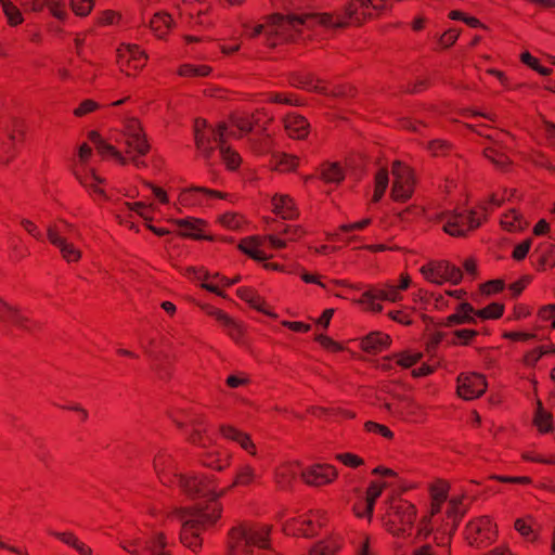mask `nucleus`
Returning a JSON list of instances; mask_svg holds the SVG:
<instances>
[{
    "instance_id": "nucleus-1",
    "label": "nucleus",
    "mask_w": 555,
    "mask_h": 555,
    "mask_svg": "<svg viewBox=\"0 0 555 555\" xmlns=\"http://www.w3.org/2000/svg\"><path fill=\"white\" fill-rule=\"evenodd\" d=\"M154 469L163 485H177L190 496L208 498L205 503L177 511L181 520V543L193 552L202 546V533L221 517L222 506L218 499L234 487H248L258 480L256 469L244 463L237 466L233 482L228 488L217 490L214 479L207 476L178 473L175 459L165 450L155 455Z\"/></svg>"
},
{
    "instance_id": "nucleus-2",
    "label": "nucleus",
    "mask_w": 555,
    "mask_h": 555,
    "mask_svg": "<svg viewBox=\"0 0 555 555\" xmlns=\"http://www.w3.org/2000/svg\"><path fill=\"white\" fill-rule=\"evenodd\" d=\"M89 140L102 157L112 158L121 165L131 162L137 167L144 166L140 157L150 150L142 126L134 117L125 119L122 130L112 131L111 142L103 140L95 131L89 133Z\"/></svg>"
},
{
    "instance_id": "nucleus-3",
    "label": "nucleus",
    "mask_w": 555,
    "mask_h": 555,
    "mask_svg": "<svg viewBox=\"0 0 555 555\" xmlns=\"http://www.w3.org/2000/svg\"><path fill=\"white\" fill-rule=\"evenodd\" d=\"M348 22L361 23L349 14V5L344 14L317 13L297 15H282L275 13L268 17L267 44L274 47L286 41H295L306 38L311 27L317 25L324 27H341Z\"/></svg>"
},
{
    "instance_id": "nucleus-4",
    "label": "nucleus",
    "mask_w": 555,
    "mask_h": 555,
    "mask_svg": "<svg viewBox=\"0 0 555 555\" xmlns=\"http://www.w3.org/2000/svg\"><path fill=\"white\" fill-rule=\"evenodd\" d=\"M47 237L55 246L62 258L68 262H77L81 258L80 247L75 241L80 240L79 230L72 223L60 219L47 225Z\"/></svg>"
},
{
    "instance_id": "nucleus-5",
    "label": "nucleus",
    "mask_w": 555,
    "mask_h": 555,
    "mask_svg": "<svg viewBox=\"0 0 555 555\" xmlns=\"http://www.w3.org/2000/svg\"><path fill=\"white\" fill-rule=\"evenodd\" d=\"M416 519V508L409 501L392 498L383 518L386 530L396 537L410 534Z\"/></svg>"
},
{
    "instance_id": "nucleus-6",
    "label": "nucleus",
    "mask_w": 555,
    "mask_h": 555,
    "mask_svg": "<svg viewBox=\"0 0 555 555\" xmlns=\"http://www.w3.org/2000/svg\"><path fill=\"white\" fill-rule=\"evenodd\" d=\"M402 292L393 282L369 286L357 300L365 310L380 312L382 301L397 302L402 299Z\"/></svg>"
},
{
    "instance_id": "nucleus-7",
    "label": "nucleus",
    "mask_w": 555,
    "mask_h": 555,
    "mask_svg": "<svg viewBox=\"0 0 555 555\" xmlns=\"http://www.w3.org/2000/svg\"><path fill=\"white\" fill-rule=\"evenodd\" d=\"M436 219L442 223L443 231L452 236L465 235L481 224V215L477 211H441Z\"/></svg>"
},
{
    "instance_id": "nucleus-8",
    "label": "nucleus",
    "mask_w": 555,
    "mask_h": 555,
    "mask_svg": "<svg viewBox=\"0 0 555 555\" xmlns=\"http://www.w3.org/2000/svg\"><path fill=\"white\" fill-rule=\"evenodd\" d=\"M229 195L227 193H222L205 186L192 185L181 189L178 194V198L175 203H172V206L177 209L180 207H206L211 205L214 201L225 199Z\"/></svg>"
},
{
    "instance_id": "nucleus-9",
    "label": "nucleus",
    "mask_w": 555,
    "mask_h": 555,
    "mask_svg": "<svg viewBox=\"0 0 555 555\" xmlns=\"http://www.w3.org/2000/svg\"><path fill=\"white\" fill-rule=\"evenodd\" d=\"M228 126L225 124L219 125L217 129L208 126L207 121L197 118L194 122V137L197 149L205 155H208L214 149L215 144H223L227 135Z\"/></svg>"
},
{
    "instance_id": "nucleus-10",
    "label": "nucleus",
    "mask_w": 555,
    "mask_h": 555,
    "mask_svg": "<svg viewBox=\"0 0 555 555\" xmlns=\"http://www.w3.org/2000/svg\"><path fill=\"white\" fill-rule=\"evenodd\" d=\"M425 280L434 284L451 282L457 284L462 280L461 270L446 260H431L420 269Z\"/></svg>"
},
{
    "instance_id": "nucleus-11",
    "label": "nucleus",
    "mask_w": 555,
    "mask_h": 555,
    "mask_svg": "<svg viewBox=\"0 0 555 555\" xmlns=\"http://www.w3.org/2000/svg\"><path fill=\"white\" fill-rule=\"evenodd\" d=\"M270 117L264 111H256L254 114L238 112L231 116L227 135L241 138L249 133L255 127H263Z\"/></svg>"
},
{
    "instance_id": "nucleus-12",
    "label": "nucleus",
    "mask_w": 555,
    "mask_h": 555,
    "mask_svg": "<svg viewBox=\"0 0 555 555\" xmlns=\"http://www.w3.org/2000/svg\"><path fill=\"white\" fill-rule=\"evenodd\" d=\"M146 62V53L137 44L122 43L117 49V64L127 76L137 75Z\"/></svg>"
},
{
    "instance_id": "nucleus-13",
    "label": "nucleus",
    "mask_w": 555,
    "mask_h": 555,
    "mask_svg": "<svg viewBox=\"0 0 555 555\" xmlns=\"http://www.w3.org/2000/svg\"><path fill=\"white\" fill-rule=\"evenodd\" d=\"M328 519L327 513L323 509L310 511L307 515L299 519H294L284 526L287 534H297L302 537H311L326 524Z\"/></svg>"
},
{
    "instance_id": "nucleus-14",
    "label": "nucleus",
    "mask_w": 555,
    "mask_h": 555,
    "mask_svg": "<svg viewBox=\"0 0 555 555\" xmlns=\"http://www.w3.org/2000/svg\"><path fill=\"white\" fill-rule=\"evenodd\" d=\"M495 525L489 516H480L470 520L465 528V538L470 545L483 546L494 541Z\"/></svg>"
},
{
    "instance_id": "nucleus-15",
    "label": "nucleus",
    "mask_w": 555,
    "mask_h": 555,
    "mask_svg": "<svg viewBox=\"0 0 555 555\" xmlns=\"http://www.w3.org/2000/svg\"><path fill=\"white\" fill-rule=\"evenodd\" d=\"M392 189L391 196L395 201L404 202L409 199L414 191L415 179L411 168L401 162L392 164Z\"/></svg>"
},
{
    "instance_id": "nucleus-16",
    "label": "nucleus",
    "mask_w": 555,
    "mask_h": 555,
    "mask_svg": "<svg viewBox=\"0 0 555 555\" xmlns=\"http://www.w3.org/2000/svg\"><path fill=\"white\" fill-rule=\"evenodd\" d=\"M386 408L395 417L408 422H423L426 415L424 406L408 396L393 399Z\"/></svg>"
},
{
    "instance_id": "nucleus-17",
    "label": "nucleus",
    "mask_w": 555,
    "mask_h": 555,
    "mask_svg": "<svg viewBox=\"0 0 555 555\" xmlns=\"http://www.w3.org/2000/svg\"><path fill=\"white\" fill-rule=\"evenodd\" d=\"M74 175L94 199H105V181L88 164H75Z\"/></svg>"
},
{
    "instance_id": "nucleus-18",
    "label": "nucleus",
    "mask_w": 555,
    "mask_h": 555,
    "mask_svg": "<svg viewBox=\"0 0 555 555\" xmlns=\"http://www.w3.org/2000/svg\"><path fill=\"white\" fill-rule=\"evenodd\" d=\"M487 382L483 375L475 372L461 373L456 379L457 395L464 400H474L485 393Z\"/></svg>"
},
{
    "instance_id": "nucleus-19",
    "label": "nucleus",
    "mask_w": 555,
    "mask_h": 555,
    "mask_svg": "<svg viewBox=\"0 0 555 555\" xmlns=\"http://www.w3.org/2000/svg\"><path fill=\"white\" fill-rule=\"evenodd\" d=\"M24 137V124L22 120L13 119L1 138L0 164H7L14 157L16 146Z\"/></svg>"
},
{
    "instance_id": "nucleus-20",
    "label": "nucleus",
    "mask_w": 555,
    "mask_h": 555,
    "mask_svg": "<svg viewBox=\"0 0 555 555\" xmlns=\"http://www.w3.org/2000/svg\"><path fill=\"white\" fill-rule=\"evenodd\" d=\"M121 546L131 555H170L165 551L166 540L162 533L157 534L152 542H143L138 538L125 541Z\"/></svg>"
},
{
    "instance_id": "nucleus-21",
    "label": "nucleus",
    "mask_w": 555,
    "mask_h": 555,
    "mask_svg": "<svg viewBox=\"0 0 555 555\" xmlns=\"http://www.w3.org/2000/svg\"><path fill=\"white\" fill-rule=\"evenodd\" d=\"M306 483L314 487H322L333 482L337 476V469L330 464H314L301 472Z\"/></svg>"
},
{
    "instance_id": "nucleus-22",
    "label": "nucleus",
    "mask_w": 555,
    "mask_h": 555,
    "mask_svg": "<svg viewBox=\"0 0 555 555\" xmlns=\"http://www.w3.org/2000/svg\"><path fill=\"white\" fill-rule=\"evenodd\" d=\"M251 553L253 546L248 535H246V527L233 528L229 532L228 555H251Z\"/></svg>"
},
{
    "instance_id": "nucleus-23",
    "label": "nucleus",
    "mask_w": 555,
    "mask_h": 555,
    "mask_svg": "<svg viewBox=\"0 0 555 555\" xmlns=\"http://www.w3.org/2000/svg\"><path fill=\"white\" fill-rule=\"evenodd\" d=\"M175 223L180 230V234L185 237H191L194 240H208L212 241L211 236L205 234L207 223L203 219L198 218H184V219H176Z\"/></svg>"
},
{
    "instance_id": "nucleus-24",
    "label": "nucleus",
    "mask_w": 555,
    "mask_h": 555,
    "mask_svg": "<svg viewBox=\"0 0 555 555\" xmlns=\"http://www.w3.org/2000/svg\"><path fill=\"white\" fill-rule=\"evenodd\" d=\"M220 435L230 441L237 443L248 454L255 456L257 454V448L253 442L250 436L245 431L232 426V425H220Z\"/></svg>"
},
{
    "instance_id": "nucleus-25",
    "label": "nucleus",
    "mask_w": 555,
    "mask_h": 555,
    "mask_svg": "<svg viewBox=\"0 0 555 555\" xmlns=\"http://www.w3.org/2000/svg\"><path fill=\"white\" fill-rule=\"evenodd\" d=\"M386 0H349V14L358 21L373 16L385 5Z\"/></svg>"
},
{
    "instance_id": "nucleus-26",
    "label": "nucleus",
    "mask_w": 555,
    "mask_h": 555,
    "mask_svg": "<svg viewBox=\"0 0 555 555\" xmlns=\"http://www.w3.org/2000/svg\"><path fill=\"white\" fill-rule=\"evenodd\" d=\"M272 212L285 220L298 217V208L287 194H275L271 199Z\"/></svg>"
},
{
    "instance_id": "nucleus-27",
    "label": "nucleus",
    "mask_w": 555,
    "mask_h": 555,
    "mask_svg": "<svg viewBox=\"0 0 555 555\" xmlns=\"http://www.w3.org/2000/svg\"><path fill=\"white\" fill-rule=\"evenodd\" d=\"M231 460L232 453L228 449L219 447L207 451L203 455L204 465L219 472L229 467Z\"/></svg>"
},
{
    "instance_id": "nucleus-28",
    "label": "nucleus",
    "mask_w": 555,
    "mask_h": 555,
    "mask_svg": "<svg viewBox=\"0 0 555 555\" xmlns=\"http://www.w3.org/2000/svg\"><path fill=\"white\" fill-rule=\"evenodd\" d=\"M0 320L7 323L14 324L24 330H31L33 323L28 315L22 311L11 307L0 299Z\"/></svg>"
},
{
    "instance_id": "nucleus-29",
    "label": "nucleus",
    "mask_w": 555,
    "mask_h": 555,
    "mask_svg": "<svg viewBox=\"0 0 555 555\" xmlns=\"http://www.w3.org/2000/svg\"><path fill=\"white\" fill-rule=\"evenodd\" d=\"M284 128L291 138L301 140L308 135L310 125L304 116L288 114L284 118Z\"/></svg>"
},
{
    "instance_id": "nucleus-30",
    "label": "nucleus",
    "mask_w": 555,
    "mask_h": 555,
    "mask_svg": "<svg viewBox=\"0 0 555 555\" xmlns=\"http://www.w3.org/2000/svg\"><path fill=\"white\" fill-rule=\"evenodd\" d=\"M188 423L193 428L190 435V441L203 448L208 447L211 443V437L208 435L204 418L192 414L188 417Z\"/></svg>"
},
{
    "instance_id": "nucleus-31",
    "label": "nucleus",
    "mask_w": 555,
    "mask_h": 555,
    "mask_svg": "<svg viewBox=\"0 0 555 555\" xmlns=\"http://www.w3.org/2000/svg\"><path fill=\"white\" fill-rule=\"evenodd\" d=\"M151 209H152V205H146L143 202H133V203L125 202L119 208L118 217L120 218V223H124L126 227H128L131 230L138 231V229L134 228V223L132 221L128 220L126 217L122 218L121 216L126 215L127 212H135L137 215L144 218L145 220H151L152 219L150 216Z\"/></svg>"
},
{
    "instance_id": "nucleus-32",
    "label": "nucleus",
    "mask_w": 555,
    "mask_h": 555,
    "mask_svg": "<svg viewBox=\"0 0 555 555\" xmlns=\"http://www.w3.org/2000/svg\"><path fill=\"white\" fill-rule=\"evenodd\" d=\"M391 343L389 335L383 332H372L361 339V348L371 353L386 350Z\"/></svg>"
},
{
    "instance_id": "nucleus-33",
    "label": "nucleus",
    "mask_w": 555,
    "mask_h": 555,
    "mask_svg": "<svg viewBox=\"0 0 555 555\" xmlns=\"http://www.w3.org/2000/svg\"><path fill=\"white\" fill-rule=\"evenodd\" d=\"M300 473L296 462H285L275 469L274 480L280 489L288 488Z\"/></svg>"
},
{
    "instance_id": "nucleus-34",
    "label": "nucleus",
    "mask_w": 555,
    "mask_h": 555,
    "mask_svg": "<svg viewBox=\"0 0 555 555\" xmlns=\"http://www.w3.org/2000/svg\"><path fill=\"white\" fill-rule=\"evenodd\" d=\"M386 487L385 482L382 481H372L366 490L365 495V511L362 513L360 512L359 507H356V515L358 517L364 518H371L374 505L376 500L380 496L384 488Z\"/></svg>"
},
{
    "instance_id": "nucleus-35",
    "label": "nucleus",
    "mask_w": 555,
    "mask_h": 555,
    "mask_svg": "<svg viewBox=\"0 0 555 555\" xmlns=\"http://www.w3.org/2000/svg\"><path fill=\"white\" fill-rule=\"evenodd\" d=\"M263 245V236H251L242 240L238 247L243 253L247 254L253 259L262 261L268 258L262 250Z\"/></svg>"
},
{
    "instance_id": "nucleus-36",
    "label": "nucleus",
    "mask_w": 555,
    "mask_h": 555,
    "mask_svg": "<svg viewBox=\"0 0 555 555\" xmlns=\"http://www.w3.org/2000/svg\"><path fill=\"white\" fill-rule=\"evenodd\" d=\"M270 533L271 527L268 525L246 527V535H248L253 547L268 548L270 546Z\"/></svg>"
},
{
    "instance_id": "nucleus-37",
    "label": "nucleus",
    "mask_w": 555,
    "mask_h": 555,
    "mask_svg": "<svg viewBox=\"0 0 555 555\" xmlns=\"http://www.w3.org/2000/svg\"><path fill=\"white\" fill-rule=\"evenodd\" d=\"M476 323L475 309L468 302H462L457 306L456 312L450 314L444 324L447 326H454L459 324Z\"/></svg>"
},
{
    "instance_id": "nucleus-38",
    "label": "nucleus",
    "mask_w": 555,
    "mask_h": 555,
    "mask_svg": "<svg viewBox=\"0 0 555 555\" xmlns=\"http://www.w3.org/2000/svg\"><path fill=\"white\" fill-rule=\"evenodd\" d=\"M49 534L55 537L64 544L73 547L79 555H92V550L86 543L80 541L74 533L72 532H57L53 530L48 531Z\"/></svg>"
},
{
    "instance_id": "nucleus-39",
    "label": "nucleus",
    "mask_w": 555,
    "mask_h": 555,
    "mask_svg": "<svg viewBox=\"0 0 555 555\" xmlns=\"http://www.w3.org/2000/svg\"><path fill=\"white\" fill-rule=\"evenodd\" d=\"M172 25V17L165 12L155 13L150 21L151 30L159 39H163L168 34Z\"/></svg>"
},
{
    "instance_id": "nucleus-40",
    "label": "nucleus",
    "mask_w": 555,
    "mask_h": 555,
    "mask_svg": "<svg viewBox=\"0 0 555 555\" xmlns=\"http://www.w3.org/2000/svg\"><path fill=\"white\" fill-rule=\"evenodd\" d=\"M501 227L508 232H519L527 228L528 221L515 209L505 212L500 220Z\"/></svg>"
},
{
    "instance_id": "nucleus-41",
    "label": "nucleus",
    "mask_w": 555,
    "mask_h": 555,
    "mask_svg": "<svg viewBox=\"0 0 555 555\" xmlns=\"http://www.w3.org/2000/svg\"><path fill=\"white\" fill-rule=\"evenodd\" d=\"M534 254L541 269L553 268L555 266V255L551 242L539 243Z\"/></svg>"
},
{
    "instance_id": "nucleus-42",
    "label": "nucleus",
    "mask_w": 555,
    "mask_h": 555,
    "mask_svg": "<svg viewBox=\"0 0 555 555\" xmlns=\"http://www.w3.org/2000/svg\"><path fill=\"white\" fill-rule=\"evenodd\" d=\"M485 157L488 158L494 166L505 169L509 164L508 156L502 151L501 146L493 142L483 150Z\"/></svg>"
},
{
    "instance_id": "nucleus-43",
    "label": "nucleus",
    "mask_w": 555,
    "mask_h": 555,
    "mask_svg": "<svg viewBox=\"0 0 555 555\" xmlns=\"http://www.w3.org/2000/svg\"><path fill=\"white\" fill-rule=\"evenodd\" d=\"M464 496H453L449 501L447 511L448 518L452 520L453 525L450 529V533L456 530L459 519L464 515L465 507L463 505Z\"/></svg>"
},
{
    "instance_id": "nucleus-44",
    "label": "nucleus",
    "mask_w": 555,
    "mask_h": 555,
    "mask_svg": "<svg viewBox=\"0 0 555 555\" xmlns=\"http://www.w3.org/2000/svg\"><path fill=\"white\" fill-rule=\"evenodd\" d=\"M1 7L9 26L16 27L24 22V16L21 9L11 0H3L1 2Z\"/></svg>"
},
{
    "instance_id": "nucleus-45",
    "label": "nucleus",
    "mask_w": 555,
    "mask_h": 555,
    "mask_svg": "<svg viewBox=\"0 0 555 555\" xmlns=\"http://www.w3.org/2000/svg\"><path fill=\"white\" fill-rule=\"evenodd\" d=\"M321 178L327 183H339L345 172L338 163H325L321 166Z\"/></svg>"
},
{
    "instance_id": "nucleus-46",
    "label": "nucleus",
    "mask_w": 555,
    "mask_h": 555,
    "mask_svg": "<svg viewBox=\"0 0 555 555\" xmlns=\"http://www.w3.org/2000/svg\"><path fill=\"white\" fill-rule=\"evenodd\" d=\"M210 73L211 67L203 64H182L178 69L179 76L186 78L207 77Z\"/></svg>"
},
{
    "instance_id": "nucleus-47",
    "label": "nucleus",
    "mask_w": 555,
    "mask_h": 555,
    "mask_svg": "<svg viewBox=\"0 0 555 555\" xmlns=\"http://www.w3.org/2000/svg\"><path fill=\"white\" fill-rule=\"evenodd\" d=\"M447 485L440 483L431 489V516L441 511L442 503L447 500Z\"/></svg>"
},
{
    "instance_id": "nucleus-48",
    "label": "nucleus",
    "mask_w": 555,
    "mask_h": 555,
    "mask_svg": "<svg viewBox=\"0 0 555 555\" xmlns=\"http://www.w3.org/2000/svg\"><path fill=\"white\" fill-rule=\"evenodd\" d=\"M504 312V305L500 302H492L487 307L475 310V319L479 318L482 320H495L502 317Z\"/></svg>"
},
{
    "instance_id": "nucleus-49",
    "label": "nucleus",
    "mask_w": 555,
    "mask_h": 555,
    "mask_svg": "<svg viewBox=\"0 0 555 555\" xmlns=\"http://www.w3.org/2000/svg\"><path fill=\"white\" fill-rule=\"evenodd\" d=\"M389 183L388 172L385 169L378 170L375 176V189L372 201L377 203L384 196Z\"/></svg>"
},
{
    "instance_id": "nucleus-50",
    "label": "nucleus",
    "mask_w": 555,
    "mask_h": 555,
    "mask_svg": "<svg viewBox=\"0 0 555 555\" xmlns=\"http://www.w3.org/2000/svg\"><path fill=\"white\" fill-rule=\"evenodd\" d=\"M224 332L235 341H241L243 338V326L234 319H232L229 314L225 317L224 321L220 323Z\"/></svg>"
},
{
    "instance_id": "nucleus-51",
    "label": "nucleus",
    "mask_w": 555,
    "mask_h": 555,
    "mask_svg": "<svg viewBox=\"0 0 555 555\" xmlns=\"http://www.w3.org/2000/svg\"><path fill=\"white\" fill-rule=\"evenodd\" d=\"M46 8L57 21L64 22L69 17L65 0H48Z\"/></svg>"
},
{
    "instance_id": "nucleus-52",
    "label": "nucleus",
    "mask_w": 555,
    "mask_h": 555,
    "mask_svg": "<svg viewBox=\"0 0 555 555\" xmlns=\"http://www.w3.org/2000/svg\"><path fill=\"white\" fill-rule=\"evenodd\" d=\"M96 0H69L73 13L79 17L88 16L94 9Z\"/></svg>"
},
{
    "instance_id": "nucleus-53",
    "label": "nucleus",
    "mask_w": 555,
    "mask_h": 555,
    "mask_svg": "<svg viewBox=\"0 0 555 555\" xmlns=\"http://www.w3.org/2000/svg\"><path fill=\"white\" fill-rule=\"evenodd\" d=\"M236 294L242 300H245L254 308L262 311L263 300L253 288L240 287L237 288Z\"/></svg>"
},
{
    "instance_id": "nucleus-54",
    "label": "nucleus",
    "mask_w": 555,
    "mask_h": 555,
    "mask_svg": "<svg viewBox=\"0 0 555 555\" xmlns=\"http://www.w3.org/2000/svg\"><path fill=\"white\" fill-rule=\"evenodd\" d=\"M219 222L222 227L229 230H238L245 223V219L237 212H225L219 217Z\"/></svg>"
},
{
    "instance_id": "nucleus-55",
    "label": "nucleus",
    "mask_w": 555,
    "mask_h": 555,
    "mask_svg": "<svg viewBox=\"0 0 555 555\" xmlns=\"http://www.w3.org/2000/svg\"><path fill=\"white\" fill-rule=\"evenodd\" d=\"M300 87L304 89L313 90V91H317V92L323 93V94H333V95L341 94L340 92H335V91L331 90L330 87L324 81H322L320 79H314L312 77L306 78L305 81L300 82Z\"/></svg>"
},
{
    "instance_id": "nucleus-56",
    "label": "nucleus",
    "mask_w": 555,
    "mask_h": 555,
    "mask_svg": "<svg viewBox=\"0 0 555 555\" xmlns=\"http://www.w3.org/2000/svg\"><path fill=\"white\" fill-rule=\"evenodd\" d=\"M552 414L545 412L542 409L541 403L539 402L535 416H534V425L541 433H546L552 428Z\"/></svg>"
},
{
    "instance_id": "nucleus-57",
    "label": "nucleus",
    "mask_w": 555,
    "mask_h": 555,
    "mask_svg": "<svg viewBox=\"0 0 555 555\" xmlns=\"http://www.w3.org/2000/svg\"><path fill=\"white\" fill-rule=\"evenodd\" d=\"M220 154L224 164L231 170L236 169L241 164L240 155L235 151H232L230 147L225 146L224 144H220Z\"/></svg>"
},
{
    "instance_id": "nucleus-58",
    "label": "nucleus",
    "mask_w": 555,
    "mask_h": 555,
    "mask_svg": "<svg viewBox=\"0 0 555 555\" xmlns=\"http://www.w3.org/2000/svg\"><path fill=\"white\" fill-rule=\"evenodd\" d=\"M412 300L414 302V308L418 310H428L431 306L433 294H429L427 291L418 289L412 295Z\"/></svg>"
},
{
    "instance_id": "nucleus-59",
    "label": "nucleus",
    "mask_w": 555,
    "mask_h": 555,
    "mask_svg": "<svg viewBox=\"0 0 555 555\" xmlns=\"http://www.w3.org/2000/svg\"><path fill=\"white\" fill-rule=\"evenodd\" d=\"M514 528L522 537L527 539H533L534 532L532 529V519L530 517L518 518L515 520Z\"/></svg>"
},
{
    "instance_id": "nucleus-60",
    "label": "nucleus",
    "mask_w": 555,
    "mask_h": 555,
    "mask_svg": "<svg viewBox=\"0 0 555 555\" xmlns=\"http://www.w3.org/2000/svg\"><path fill=\"white\" fill-rule=\"evenodd\" d=\"M477 335H478V332L475 330H468V328L456 330L453 333L454 338L452 339V344L468 345Z\"/></svg>"
},
{
    "instance_id": "nucleus-61",
    "label": "nucleus",
    "mask_w": 555,
    "mask_h": 555,
    "mask_svg": "<svg viewBox=\"0 0 555 555\" xmlns=\"http://www.w3.org/2000/svg\"><path fill=\"white\" fill-rule=\"evenodd\" d=\"M520 59L522 63H525L526 65L537 70L543 76L550 75L552 73L551 68L540 65L538 59L532 56L529 52H524Z\"/></svg>"
},
{
    "instance_id": "nucleus-62",
    "label": "nucleus",
    "mask_w": 555,
    "mask_h": 555,
    "mask_svg": "<svg viewBox=\"0 0 555 555\" xmlns=\"http://www.w3.org/2000/svg\"><path fill=\"white\" fill-rule=\"evenodd\" d=\"M184 276L191 281L199 282L201 284L209 279V272L201 267H189L184 270Z\"/></svg>"
},
{
    "instance_id": "nucleus-63",
    "label": "nucleus",
    "mask_w": 555,
    "mask_h": 555,
    "mask_svg": "<svg viewBox=\"0 0 555 555\" xmlns=\"http://www.w3.org/2000/svg\"><path fill=\"white\" fill-rule=\"evenodd\" d=\"M364 429L367 433L379 435L387 439H391L393 437L392 431L387 426L372 422V421L365 422Z\"/></svg>"
},
{
    "instance_id": "nucleus-64",
    "label": "nucleus",
    "mask_w": 555,
    "mask_h": 555,
    "mask_svg": "<svg viewBox=\"0 0 555 555\" xmlns=\"http://www.w3.org/2000/svg\"><path fill=\"white\" fill-rule=\"evenodd\" d=\"M336 552V546L333 542L322 541L317 543L312 550L311 555H334Z\"/></svg>"
}]
</instances>
